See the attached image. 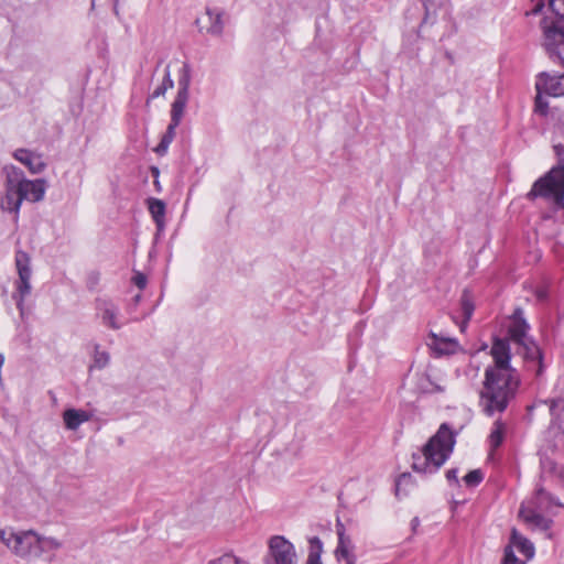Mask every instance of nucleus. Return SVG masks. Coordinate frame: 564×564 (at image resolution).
<instances>
[{
  "label": "nucleus",
  "mask_w": 564,
  "mask_h": 564,
  "mask_svg": "<svg viewBox=\"0 0 564 564\" xmlns=\"http://www.w3.org/2000/svg\"><path fill=\"white\" fill-rule=\"evenodd\" d=\"M490 354L494 365L486 368L479 395V405L488 416L502 413L516 397L520 384L518 371L510 366L511 354L508 340L497 338Z\"/></svg>",
  "instance_id": "obj_1"
},
{
  "label": "nucleus",
  "mask_w": 564,
  "mask_h": 564,
  "mask_svg": "<svg viewBox=\"0 0 564 564\" xmlns=\"http://www.w3.org/2000/svg\"><path fill=\"white\" fill-rule=\"evenodd\" d=\"M4 196L1 198V209L14 214L18 219L23 200L36 203L44 198L46 181L43 178L28 180L22 170L13 165L4 166Z\"/></svg>",
  "instance_id": "obj_2"
},
{
  "label": "nucleus",
  "mask_w": 564,
  "mask_h": 564,
  "mask_svg": "<svg viewBox=\"0 0 564 564\" xmlns=\"http://www.w3.org/2000/svg\"><path fill=\"white\" fill-rule=\"evenodd\" d=\"M455 442L454 432L443 423L436 434L417 453H413V469L424 474L435 473L451 456Z\"/></svg>",
  "instance_id": "obj_3"
},
{
  "label": "nucleus",
  "mask_w": 564,
  "mask_h": 564,
  "mask_svg": "<svg viewBox=\"0 0 564 564\" xmlns=\"http://www.w3.org/2000/svg\"><path fill=\"white\" fill-rule=\"evenodd\" d=\"M553 149L558 156V164L538 178L527 196L529 199H552L557 208L564 210V144H554Z\"/></svg>",
  "instance_id": "obj_4"
},
{
  "label": "nucleus",
  "mask_w": 564,
  "mask_h": 564,
  "mask_svg": "<svg viewBox=\"0 0 564 564\" xmlns=\"http://www.w3.org/2000/svg\"><path fill=\"white\" fill-rule=\"evenodd\" d=\"M562 506L554 496H533L522 502L519 518L532 528L547 530L552 522L549 516L554 514L553 508Z\"/></svg>",
  "instance_id": "obj_5"
},
{
  "label": "nucleus",
  "mask_w": 564,
  "mask_h": 564,
  "mask_svg": "<svg viewBox=\"0 0 564 564\" xmlns=\"http://www.w3.org/2000/svg\"><path fill=\"white\" fill-rule=\"evenodd\" d=\"M541 46L549 59L564 67V19L540 21Z\"/></svg>",
  "instance_id": "obj_6"
},
{
  "label": "nucleus",
  "mask_w": 564,
  "mask_h": 564,
  "mask_svg": "<svg viewBox=\"0 0 564 564\" xmlns=\"http://www.w3.org/2000/svg\"><path fill=\"white\" fill-rule=\"evenodd\" d=\"M0 541L15 556L34 557L37 533L33 530L15 531L12 528H4L0 529Z\"/></svg>",
  "instance_id": "obj_7"
},
{
  "label": "nucleus",
  "mask_w": 564,
  "mask_h": 564,
  "mask_svg": "<svg viewBox=\"0 0 564 564\" xmlns=\"http://www.w3.org/2000/svg\"><path fill=\"white\" fill-rule=\"evenodd\" d=\"M15 267L18 271V280L14 283L15 292L12 294L13 300L15 301L17 308L20 312V316L24 317V301L28 295H30L32 286H31V259L30 256L22 250H18L15 252Z\"/></svg>",
  "instance_id": "obj_8"
},
{
  "label": "nucleus",
  "mask_w": 564,
  "mask_h": 564,
  "mask_svg": "<svg viewBox=\"0 0 564 564\" xmlns=\"http://www.w3.org/2000/svg\"><path fill=\"white\" fill-rule=\"evenodd\" d=\"M534 553L533 543L513 528L509 543L505 546L501 564H527L533 558Z\"/></svg>",
  "instance_id": "obj_9"
},
{
  "label": "nucleus",
  "mask_w": 564,
  "mask_h": 564,
  "mask_svg": "<svg viewBox=\"0 0 564 564\" xmlns=\"http://www.w3.org/2000/svg\"><path fill=\"white\" fill-rule=\"evenodd\" d=\"M96 316L105 327L113 330L120 329L124 322L120 318V312L117 304L106 297H98L95 302Z\"/></svg>",
  "instance_id": "obj_10"
},
{
  "label": "nucleus",
  "mask_w": 564,
  "mask_h": 564,
  "mask_svg": "<svg viewBox=\"0 0 564 564\" xmlns=\"http://www.w3.org/2000/svg\"><path fill=\"white\" fill-rule=\"evenodd\" d=\"M269 555L274 564H297L294 545L282 535L270 538Z\"/></svg>",
  "instance_id": "obj_11"
},
{
  "label": "nucleus",
  "mask_w": 564,
  "mask_h": 564,
  "mask_svg": "<svg viewBox=\"0 0 564 564\" xmlns=\"http://www.w3.org/2000/svg\"><path fill=\"white\" fill-rule=\"evenodd\" d=\"M535 89L551 97L564 96V74L541 73L536 78Z\"/></svg>",
  "instance_id": "obj_12"
},
{
  "label": "nucleus",
  "mask_w": 564,
  "mask_h": 564,
  "mask_svg": "<svg viewBox=\"0 0 564 564\" xmlns=\"http://www.w3.org/2000/svg\"><path fill=\"white\" fill-rule=\"evenodd\" d=\"M224 13L216 9H206L205 15L196 19L199 31L210 35H220L224 31Z\"/></svg>",
  "instance_id": "obj_13"
},
{
  "label": "nucleus",
  "mask_w": 564,
  "mask_h": 564,
  "mask_svg": "<svg viewBox=\"0 0 564 564\" xmlns=\"http://www.w3.org/2000/svg\"><path fill=\"white\" fill-rule=\"evenodd\" d=\"M14 496L12 503V516L18 520L35 518L40 514L37 505L34 502L33 496H25V499H19Z\"/></svg>",
  "instance_id": "obj_14"
},
{
  "label": "nucleus",
  "mask_w": 564,
  "mask_h": 564,
  "mask_svg": "<svg viewBox=\"0 0 564 564\" xmlns=\"http://www.w3.org/2000/svg\"><path fill=\"white\" fill-rule=\"evenodd\" d=\"M13 158L25 165L32 174L41 173L45 167L42 155L28 149L15 150Z\"/></svg>",
  "instance_id": "obj_15"
},
{
  "label": "nucleus",
  "mask_w": 564,
  "mask_h": 564,
  "mask_svg": "<svg viewBox=\"0 0 564 564\" xmlns=\"http://www.w3.org/2000/svg\"><path fill=\"white\" fill-rule=\"evenodd\" d=\"M529 325L523 317V311L516 308L509 325V335L518 344L524 345Z\"/></svg>",
  "instance_id": "obj_16"
},
{
  "label": "nucleus",
  "mask_w": 564,
  "mask_h": 564,
  "mask_svg": "<svg viewBox=\"0 0 564 564\" xmlns=\"http://www.w3.org/2000/svg\"><path fill=\"white\" fill-rule=\"evenodd\" d=\"M429 346L436 356L454 355L459 348V344L455 338L442 337L435 333L430 334Z\"/></svg>",
  "instance_id": "obj_17"
},
{
  "label": "nucleus",
  "mask_w": 564,
  "mask_h": 564,
  "mask_svg": "<svg viewBox=\"0 0 564 564\" xmlns=\"http://www.w3.org/2000/svg\"><path fill=\"white\" fill-rule=\"evenodd\" d=\"M93 413L82 409H66L63 412L64 425L69 431H76L83 423L90 421Z\"/></svg>",
  "instance_id": "obj_18"
},
{
  "label": "nucleus",
  "mask_w": 564,
  "mask_h": 564,
  "mask_svg": "<svg viewBox=\"0 0 564 564\" xmlns=\"http://www.w3.org/2000/svg\"><path fill=\"white\" fill-rule=\"evenodd\" d=\"M148 208L156 225L158 230H163L165 226V203L159 198H149Z\"/></svg>",
  "instance_id": "obj_19"
},
{
  "label": "nucleus",
  "mask_w": 564,
  "mask_h": 564,
  "mask_svg": "<svg viewBox=\"0 0 564 564\" xmlns=\"http://www.w3.org/2000/svg\"><path fill=\"white\" fill-rule=\"evenodd\" d=\"M338 544L335 550V555L338 561L345 557L354 555L351 540L345 535V529L343 524H337Z\"/></svg>",
  "instance_id": "obj_20"
},
{
  "label": "nucleus",
  "mask_w": 564,
  "mask_h": 564,
  "mask_svg": "<svg viewBox=\"0 0 564 564\" xmlns=\"http://www.w3.org/2000/svg\"><path fill=\"white\" fill-rule=\"evenodd\" d=\"M189 99V93L177 91L171 106V120L175 122L182 121L186 105Z\"/></svg>",
  "instance_id": "obj_21"
},
{
  "label": "nucleus",
  "mask_w": 564,
  "mask_h": 564,
  "mask_svg": "<svg viewBox=\"0 0 564 564\" xmlns=\"http://www.w3.org/2000/svg\"><path fill=\"white\" fill-rule=\"evenodd\" d=\"M62 547V542L52 536H43L37 534V542L35 544L34 557H40L42 554L56 551Z\"/></svg>",
  "instance_id": "obj_22"
},
{
  "label": "nucleus",
  "mask_w": 564,
  "mask_h": 564,
  "mask_svg": "<svg viewBox=\"0 0 564 564\" xmlns=\"http://www.w3.org/2000/svg\"><path fill=\"white\" fill-rule=\"evenodd\" d=\"M178 126H180V122H175L172 120L170 121V124L167 126L165 133L162 135L160 143L155 148V152L159 155H164L167 152L170 144L172 143V141L175 138L176 128Z\"/></svg>",
  "instance_id": "obj_23"
},
{
  "label": "nucleus",
  "mask_w": 564,
  "mask_h": 564,
  "mask_svg": "<svg viewBox=\"0 0 564 564\" xmlns=\"http://www.w3.org/2000/svg\"><path fill=\"white\" fill-rule=\"evenodd\" d=\"M460 308H462V313H463V316H464V322L460 325V329L464 330V328L466 327L467 323L471 318L474 310H475V305H474L473 299H471L470 294L467 291H464V293L462 294V297H460Z\"/></svg>",
  "instance_id": "obj_24"
},
{
  "label": "nucleus",
  "mask_w": 564,
  "mask_h": 564,
  "mask_svg": "<svg viewBox=\"0 0 564 564\" xmlns=\"http://www.w3.org/2000/svg\"><path fill=\"white\" fill-rule=\"evenodd\" d=\"M506 433V425L502 423V421L497 420L494 423L492 430L489 435V444L492 449L498 448L502 442L503 436Z\"/></svg>",
  "instance_id": "obj_25"
},
{
  "label": "nucleus",
  "mask_w": 564,
  "mask_h": 564,
  "mask_svg": "<svg viewBox=\"0 0 564 564\" xmlns=\"http://www.w3.org/2000/svg\"><path fill=\"white\" fill-rule=\"evenodd\" d=\"M173 86H174V82L171 77L170 66H166L162 83L150 95L148 102L150 101V99H155L161 96H164L169 89L173 88Z\"/></svg>",
  "instance_id": "obj_26"
},
{
  "label": "nucleus",
  "mask_w": 564,
  "mask_h": 564,
  "mask_svg": "<svg viewBox=\"0 0 564 564\" xmlns=\"http://www.w3.org/2000/svg\"><path fill=\"white\" fill-rule=\"evenodd\" d=\"M192 82V69L188 63H184L178 73L177 91L189 93Z\"/></svg>",
  "instance_id": "obj_27"
},
{
  "label": "nucleus",
  "mask_w": 564,
  "mask_h": 564,
  "mask_svg": "<svg viewBox=\"0 0 564 564\" xmlns=\"http://www.w3.org/2000/svg\"><path fill=\"white\" fill-rule=\"evenodd\" d=\"M543 403L549 405V411L553 420L560 417L564 412V395L545 400Z\"/></svg>",
  "instance_id": "obj_28"
},
{
  "label": "nucleus",
  "mask_w": 564,
  "mask_h": 564,
  "mask_svg": "<svg viewBox=\"0 0 564 564\" xmlns=\"http://www.w3.org/2000/svg\"><path fill=\"white\" fill-rule=\"evenodd\" d=\"M414 489L413 477L410 473L401 474L395 480V494H402Z\"/></svg>",
  "instance_id": "obj_29"
},
{
  "label": "nucleus",
  "mask_w": 564,
  "mask_h": 564,
  "mask_svg": "<svg viewBox=\"0 0 564 564\" xmlns=\"http://www.w3.org/2000/svg\"><path fill=\"white\" fill-rule=\"evenodd\" d=\"M550 15L542 19H564V0H549Z\"/></svg>",
  "instance_id": "obj_30"
},
{
  "label": "nucleus",
  "mask_w": 564,
  "mask_h": 564,
  "mask_svg": "<svg viewBox=\"0 0 564 564\" xmlns=\"http://www.w3.org/2000/svg\"><path fill=\"white\" fill-rule=\"evenodd\" d=\"M110 360V356L107 351L100 350V346H95V354H94V366L98 369L105 368Z\"/></svg>",
  "instance_id": "obj_31"
},
{
  "label": "nucleus",
  "mask_w": 564,
  "mask_h": 564,
  "mask_svg": "<svg viewBox=\"0 0 564 564\" xmlns=\"http://www.w3.org/2000/svg\"><path fill=\"white\" fill-rule=\"evenodd\" d=\"M207 564H249V562L231 553H226L215 560L209 561Z\"/></svg>",
  "instance_id": "obj_32"
},
{
  "label": "nucleus",
  "mask_w": 564,
  "mask_h": 564,
  "mask_svg": "<svg viewBox=\"0 0 564 564\" xmlns=\"http://www.w3.org/2000/svg\"><path fill=\"white\" fill-rule=\"evenodd\" d=\"M463 479L466 486L471 489L484 480V473L481 469H474L469 471Z\"/></svg>",
  "instance_id": "obj_33"
},
{
  "label": "nucleus",
  "mask_w": 564,
  "mask_h": 564,
  "mask_svg": "<svg viewBox=\"0 0 564 564\" xmlns=\"http://www.w3.org/2000/svg\"><path fill=\"white\" fill-rule=\"evenodd\" d=\"M545 94H540L536 91L535 102H534V111L541 116H546L549 111V102L544 98Z\"/></svg>",
  "instance_id": "obj_34"
},
{
  "label": "nucleus",
  "mask_w": 564,
  "mask_h": 564,
  "mask_svg": "<svg viewBox=\"0 0 564 564\" xmlns=\"http://www.w3.org/2000/svg\"><path fill=\"white\" fill-rule=\"evenodd\" d=\"M310 550L308 555L321 556L323 552V543L317 536H313L308 540Z\"/></svg>",
  "instance_id": "obj_35"
},
{
  "label": "nucleus",
  "mask_w": 564,
  "mask_h": 564,
  "mask_svg": "<svg viewBox=\"0 0 564 564\" xmlns=\"http://www.w3.org/2000/svg\"><path fill=\"white\" fill-rule=\"evenodd\" d=\"M541 465L544 473L549 468L550 471L558 473V476L564 478V467H557L553 462L549 459L541 460Z\"/></svg>",
  "instance_id": "obj_36"
},
{
  "label": "nucleus",
  "mask_w": 564,
  "mask_h": 564,
  "mask_svg": "<svg viewBox=\"0 0 564 564\" xmlns=\"http://www.w3.org/2000/svg\"><path fill=\"white\" fill-rule=\"evenodd\" d=\"M147 276L142 272H135L132 282L134 285H137L140 290H143L147 286Z\"/></svg>",
  "instance_id": "obj_37"
},
{
  "label": "nucleus",
  "mask_w": 564,
  "mask_h": 564,
  "mask_svg": "<svg viewBox=\"0 0 564 564\" xmlns=\"http://www.w3.org/2000/svg\"><path fill=\"white\" fill-rule=\"evenodd\" d=\"M458 470L456 468H452L446 471V478L448 481H457Z\"/></svg>",
  "instance_id": "obj_38"
},
{
  "label": "nucleus",
  "mask_w": 564,
  "mask_h": 564,
  "mask_svg": "<svg viewBox=\"0 0 564 564\" xmlns=\"http://www.w3.org/2000/svg\"><path fill=\"white\" fill-rule=\"evenodd\" d=\"M431 384V388H427L426 391L429 392H444V387L440 386V384H436L434 382H430Z\"/></svg>",
  "instance_id": "obj_39"
},
{
  "label": "nucleus",
  "mask_w": 564,
  "mask_h": 564,
  "mask_svg": "<svg viewBox=\"0 0 564 564\" xmlns=\"http://www.w3.org/2000/svg\"><path fill=\"white\" fill-rule=\"evenodd\" d=\"M544 8V1L543 0H539L538 3L535 4V7L531 10V14H538L539 12L542 11V9Z\"/></svg>",
  "instance_id": "obj_40"
},
{
  "label": "nucleus",
  "mask_w": 564,
  "mask_h": 564,
  "mask_svg": "<svg viewBox=\"0 0 564 564\" xmlns=\"http://www.w3.org/2000/svg\"><path fill=\"white\" fill-rule=\"evenodd\" d=\"M98 280H99L98 274H91L88 280V288L94 289L95 285L98 283Z\"/></svg>",
  "instance_id": "obj_41"
},
{
  "label": "nucleus",
  "mask_w": 564,
  "mask_h": 564,
  "mask_svg": "<svg viewBox=\"0 0 564 564\" xmlns=\"http://www.w3.org/2000/svg\"><path fill=\"white\" fill-rule=\"evenodd\" d=\"M306 564H322V562H321V556H316V555H308V556H307Z\"/></svg>",
  "instance_id": "obj_42"
},
{
  "label": "nucleus",
  "mask_w": 564,
  "mask_h": 564,
  "mask_svg": "<svg viewBox=\"0 0 564 564\" xmlns=\"http://www.w3.org/2000/svg\"><path fill=\"white\" fill-rule=\"evenodd\" d=\"M423 3H424V7H425V17H424V22H426L430 18V14H431V7L426 3L425 0H422Z\"/></svg>",
  "instance_id": "obj_43"
},
{
  "label": "nucleus",
  "mask_w": 564,
  "mask_h": 564,
  "mask_svg": "<svg viewBox=\"0 0 564 564\" xmlns=\"http://www.w3.org/2000/svg\"><path fill=\"white\" fill-rule=\"evenodd\" d=\"M343 560L346 562V564H356V556H355V554L350 555L348 557H345Z\"/></svg>",
  "instance_id": "obj_44"
},
{
  "label": "nucleus",
  "mask_w": 564,
  "mask_h": 564,
  "mask_svg": "<svg viewBox=\"0 0 564 564\" xmlns=\"http://www.w3.org/2000/svg\"><path fill=\"white\" fill-rule=\"evenodd\" d=\"M420 524V520L419 518H413L412 521H411V525H412V529L415 530Z\"/></svg>",
  "instance_id": "obj_45"
},
{
  "label": "nucleus",
  "mask_w": 564,
  "mask_h": 564,
  "mask_svg": "<svg viewBox=\"0 0 564 564\" xmlns=\"http://www.w3.org/2000/svg\"><path fill=\"white\" fill-rule=\"evenodd\" d=\"M118 1L119 0H115V3H113V12H115L116 15H118V13H119L118 12Z\"/></svg>",
  "instance_id": "obj_46"
},
{
  "label": "nucleus",
  "mask_w": 564,
  "mask_h": 564,
  "mask_svg": "<svg viewBox=\"0 0 564 564\" xmlns=\"http://www.w3.org/2000/svg\"><path fill=\"white\" fill-rule=\"evenodd\" d=\"M535 494L542 495V494H545V491H544V489L540 488V489L536 490Z\"/></svg>",
  "instance_id": "obj_47"
},
{
  "label": "nucleus",
  "mask_w": 564,
  "mask_h": 564,
  "mask_svg": "<svg viewBox=\"0 0 564 564\" xmlns=\"http://www.w3.org/2000/svg\"><path fill=\"white\" fill-rule=\"evenodd\" d=\"M140 299H141V294H138V295H135V297H134L135 302H139V301H140Z\"/></svg>",
  "instance_id": "obj_48"
},
{
  "label": "nucleus",
  "mask_w": 564,
  "mask_h": 564,
  "mask_svg": "<svg viewBox=\"0 0 564 564\" xmlns=\"http://www.w3.org/2000/svg\"><path fill=\"white\" fill-rule=\"evenodd\" d=\"M95 7V0H91V8Z\"/></svg>",
  "instance_id": "obj_49"
},
{
  "label": "nucleus",
  "mask_w": 564,
  "mask_h": 564,
  "mask_svg": "<svg viewBox=\"0 0 564 564\" xmlns=\"http://www.w3.org/2000/svg\"><path fill=\"white\" fill-rule=\"evenodd\" d=\"M535 354H536L538 356H540V352H539V350H538V348H536V347H535Z\"/></svg>",
  "instance_id": "obj_50"
}]
</instances>
